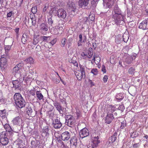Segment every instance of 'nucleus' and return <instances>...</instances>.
<instances>
[{"instance_id":"nucleus-1","label":"nucleus","mask_w":148,"mask_h":148,"mask_svg":"<svg viewBox=\"0 0 148 148\" xmlns=\"http://www.w3.org/2000/svg\"><path fill=\"white\" fill-rule=\"evenodd\" d=\"M112 12L114 24L118 25L124 23L125 15L117 4L114 5Z\"/></svg>"},{"instance_id":"nucleus-2","label":"nucleus","mask_w":148,"mask_h":148,"mask_svg":"<svg viewBox=\"0 0 148 148\" xmlns=\"http://www.w3.org/2000/svg\"><path fill=\"white\" fill-rule=\"evenodd\" d=\"M13 97L15 104L17 107L21 108L25 106L26 104L25 101L20 93H16Z\"/></svg>"},{"instance_id":"nucleus-3","label":"nucleus","mask_w":148,"mask_h":148,"mask_svg":"<svg viewBox=\"0 0 148 148\" xmlns=\"http://www.w3.org/2000/svg\"><path fill=\"white\" fill-rule=\"evenodd\" d=\"M114 111H115V108L112 107L110 110V111L107 113L106 117L104 119L106 123L110 124L114 119V117L113 116V112Z\"/></svg>"},{"instance_id":"nucleus-4","label":"nucleus","mask_w":148,"mask_h":148,"mask_svg":"<svg viewBox=\"0 0 148 148\" xmlns=\"http://www.w3.org/2000/svg\"><path fill=\"white\" fill-rule=\"evenodd\" d=\"M65 123L67 125L70 127H72L71 126L73 125L75 122V118L73 116L68 114L66 115L65 117Z\"/></svg>"},{"instance_id":"nucleus-5","label":"nucleus","mask_w":148,"mask_h":148,"mask_svg":"<svg viewBox=\"0 0 148 148\" xmlns=\"http://www.w3.org/2000/svg\"><path fill=\"white\" fill-rule=\"evenodd\" d=\"M7 57L5 55H3L1 56L0 59V67L2 70H4L7 68V63L6 58Z\"/></svg>"},{"instance_id":"nucleus-6","label":"nucleus","mask_w":148,"mask_h":148,"mask_svg":"<svg viewBox=\"0 0 148 148\" xmlns=\"http://www.w3.org/2000/svg\"><path fill=\"white\" fill-rule=\"evenodd\" d=\"M90 0H79L78 2L79 7L83 9H88L90 8Z\"/></svg>"},{"instance_id":"nucleus-7","label":"nucleus","mask_w":148,"mask_h":148,"mask_svg":"<svg viewBox=\"0 0 148 148\" xmlns=\"http://www.w3.org/2000/svg\"><path fill=\"white\" fill-rule=\"evenodd\" d=\"M99 136L94 137L92 139V141L91 142L89 148H97L98 144L100 143V140H99Z\"/></svg>"},{"instance_id":"nucleus-8","label":"nucleus","mask_w":148,"mask_h":148,"mask_svg":"<svg viewBox=\"0 0 148 148\" xmlns=\"http://www.w3.org/2000/svg\"><path fill=\"white\" fill-rule=\"evenodd\" d=\"M23 65L24 64L22 63H20L17 64L13 68L12 72V73L14 75H15L16 74L19 73Z\"/></svg>"},{"instance_id":"nucleus-9","label":"nucleus","mask_w":148,"mask_h":148,"mask_svg":"<svg viewBox=\"0 0 148 148\" xmlns=\"http://www.w3.org/2000/svg\"><path fill=\"white\" fill-rule=\"evenodd\" d=\"M103 4L104 8H110L114 3V0H103Z\"/></svg>"},{"instance_id":"nucleus-10","label":"nucleus","mask_w":148,"mask_h":148,"mask_svg":"<svg viewBox=\"0 0 148 148\" xmlns=\"http://www.w3.org/2000/svg\"><path fill=\"white\" fill-rule=\"evenodd\" d=\"M66 11L63 9H60L57 11V15L58 17L61 19H64L66 17Z\"/></svg>"},{"instance_id":"nucleus-11","label":"nucleus","mask_w":148,"mask_h":148,"mask_svg":"<svg viewBox=\"0 0 148 148\" xmlns=\"http://www.w3.org/2000/svg\"><path fill=\"white\" fill-rule=\"evenodd\" d=\"M89 131L85 127L81 130L79 132V135L80 138H83L87 137L89 135Z\"/></svg>"},{"instance_id":"nucleus-12","label":"nucleus","mask_w":148,"mask_h":148,"mask_svg":"<svg viewBox=\"0 0 148 148\" xmlns=\"http://www.w3.org/2000/svg\"><path fill=\"white\" fill-rule=\"evenodd\" d=\"M138 28L143 30L148 29V18L143 21L140 23L139 25Z\"/></svg>"},{"instance_id":"nucleus-13","label":"nucleus","mask_w":148,"mask_h":148,"mask_svg":"<svg viewBox=\"0 0 148 148\" xmlns=\"http://www.w3.org/2000/svg\"><path fill=\"white\" fill-rule=\"evenodd\" d=\"M52 125L55 129L60 128L62 125V124L60 121V118H58L53 121Z\"/></svg>"},{"instance_id":"nucleus-14","label":"nucleus","mask_w":148,"mask_h":148,"mask_svg":"<svg viewBox=\"0 0 148 148\" xmlns=\"http://www.w3.org/2000/svg\"><path fill=\"white\" fill-rule=\"evenodd\" d=\"M13 84V88L15 90H21V82L18 80H13L12 81Z\"/></svg>"},{"instance_id":"nucleus-15","label":"nucleus","mask_w":148,"mask_h":148,"mask_svg":"<svg viewBox=\"0 0 148 148\" xmlns=\"http://www.w3.org/2000/svg\"><path fill=\"white\" fill-rule=\"evenodd\" d=\"M31 147L32 148H37L40 147V143L39 140L35 139L31 141Z\"/></svg>"},{"instance_id":"nucleus-16","label":"nucleus","mask_w":148,"mask_h":148,"mask_svg":"<svg viewBox=\"0 0 148 148\" xmlns=\"http://www.w3.org/2000/svg\"><path fill=\"white\" fill-rule=\"evenodd\" d=\"M61 136L62 140H67L70 138L71 134L68 131H66L62 134Z\"/></svg>"},{"instance_id":"nucleus-17","label":"nucleus","mask_w":148,"mask_h":148,"mask_svg":"<svg viewBox=\"0 0 148 148\" xmlns=\"http://www.w3.org/2000/svg\"><path fill=\"white\" fill-rule=\"evenodd\" d=\"M21 121V117L19 116H17L14 118L12 121V122L14 125H16L20 124Z\"/></svg>"},{"instance_id":"nucleus-18","label":"nucleus","mask_w":148,"mask_h":148,"mask_svg":"<svg viewBox=\"0 0 148 148\" xmlns=\"http://www.w3.org/2000/svg\"><path fill=\"white\" fill-rule=\"evenodd\" d=\"M78 141L79 140L78 138L75 136H74L71 138L70 140V144L71 145L74 146V148H76Z\"/></svg>"},{"instance_id":"nucleus-19","label":"nucleus","mask_w":148,"mask_h":148,"mask_svg":"<svg viewBox=\"0 0 148 148\" xmlns=\"http://www.w3.org/2000/svg\"><path fill=\"white\" fill-rule=\"evenodd\" d=\"M49 128L48 126H47L44 127L42 131V134L46 137H48L49 135Z\"/></svg>"},{"instance_id":"nucleus-20","label":"nucleus","mask_w":148,"mask_h":148,"mask_svg":"<svg viewBox=\"0 0 148 148\" xmlns=\"http://www.w3.org/2000/svg\"><path fill=\"white\" fill-rule=\"evenodd\" d=\"M4 128L6 130V132H8L10 134H13L14 131L10 125L8 123H6L3 125Z\"/></svg>"},{"instance_id":"nucleus-21","label":"nucleus","mask_w":148,"mask_h":148,"mask_svg":"<svg viewBox=\"0 0 148 148\" xmlns=\"http://www.w3.org/2000/svg\"><path fill=\"white\" fill-rule=\"evenodd\" d=\"M58 10L55 8H51L49 12V15L52 16L53 15L56 16L57 15Z\"/></svg>"},{"instance_id":"nucleus-22","label":"nucleus","mask_w":148,"mask_h":148,"mask_svg":"<svg viewBox=\"0 0 148 148\" xmlns=\"http://www.w3.org/2000/svg\"><path fill=\"white\" fill-rule=\"evenodd\" d=\"M40 29L41 31L47 32L48 30V27L47 24L43 23L40 26Z\"/></svg>"},{"instance_id":"nucleus-23","label":"nucleus","mask_w":148,"mask_h":148,"mask_svg":"<svg viewBox=\"0 0 148 148\" xmlns=\"http://www.w3.org/2000/svg\"><path fill=\"white\" fill-rule=\"evenodd\" d=\"M124 97L123 94L119 93L116 94L115 97V100L117 102H120L122 100Z\"/></svg>"},{"instance_id":"nucleus-24","label":"nucleus","mask_w":148,"mask_h":148,"mask_svg":"<svg viewBox=\"0 0 148 148\" xmlns=\"http://www.w3.org/2000/svg\"><path fill=\"white\" fill-rule=\"evenodd\" d=\"M12 134H10L9 133L6 132H2L1 133L0 138H9L10 136H11Z\"/></svg>"},{"instance_id":"nucleus-25","label":"nucleus","mask_w":148,"mask_h":148,"mask_svg":"<svg viewBox=\"0 0 148 148\" xmlns=\"http://www.w3.org/2000/svg\"><path fill=\"white\" fill-rule=\"evenodd\" d=\"M123 42L122 36L120 35L115 36V42L117 44H120Z\"/></svg>"},{"instance_id":"nucleus-26","label":"nucleus","mask_w":148,"mask_h":148,"mask_svg":"<svg viewBox=\"0 0 148 148\" xmlns=\"http://www.w3.org/2000/svg\"><path fill=\"white\" fill-rule=\"evenodd\" d=\"M36 96L37 99L40 100H44V96L40 90L36 91Z\"/></svg>"},{"instance_id":"nucleus-27","label":"nucleus","mask_w":148,"mask_h":148,"mask_svg":"<svg viewBox=\"0 0 148 148\" xmlns=\"http://www.w3.org/2000/svg\"><path fill=\"white\" fill-rule=\"evenodd\" d=\"M8 115V113L5 109L0 110V116L2 118H7Z\"/></svg>"},{"instance_id":"nucleus-28","label":"nucleus","mask_w":148,"mask_h":148,"mask_svg":"<svg viewBox=\"0 0 148 148\" xmlns=\"http://www.w3.org/2000/svg\"><path fill=\"white\" fill-rule=\"evenodd\" d=\"M117 133L115 132L113 135L111 136L109 138V141L110 143H112L115 141L117 138Z\"/></svg>"},{"instance_id":"nucleus-29","label":"nucleus","mask_w":148,"mask_h":148,"mask_svg":"<svg viewBox=\"0 0 148 148\" xmlns=\"http://www.w3.org/2000/svg\"><path fill=\"white\" fill-rule=\"evenodd\" d=\"M53 105L57 110L60 113V110H62V107L60 104L57 101H55L54 102Z\"/></svg>"},{"instance_id":"nucleus-30","label":"nucleus","mask_w":148,"mask_h":148,"mask_svg":"<svg viewBox=\"0 0 148 148\" xmlns=\"http://www.w3.org/2000/svg\"><path fill=\"white\" fill-rule=\"evenodd\" d=\"M25 111L29 116H31V114L33 111L31 107L29 105L27 106Z\"/></svg>"},{"instance_id":"nucleus-31","label":"nucleus","mask_w":148,"mask_h":148,"mask_svg":"<svg viewBox=\"0 0 148 148\" xmlns=\"http://www.w3.org/2000/svg\"><path fill=\"white\" fill-rule=\"evenodd\" d=\"M0 142L2 145H6L9 142L8 139L7 138H0Z\"/></svg>"},{"instance_id":"nucleus-32","label":"nucleus","mask_w":148,"mask_h":148,"mask_svg":"<svg viewBox=\"0 0 148 148\" xmlns=\"http://www.w3.org/2000/svg\"><path fill=\"white\" fill-rule=\"evenodd\" d=\"M29 36L26 34H23L21 38V41L22 43L24 44H25V43L26 42Z\"/></svg>"},{"instance_id":"nucleus-33","label":"nucleus","mask_w":148,"mask_h":148,"mask_svg":"<svg viewBox=\"0 0 148 148\" xmlns=\"http://www.w3.org/2000/svg\"><path fill=\"white\" fill-rule=\"evenodd\" d=\"M122 40L124 42L126 43L128 41L129 38V35L128 34L124 33L122 36Z\"/></svg>"},{"instance_id":"nucleus-34","label":"nucleus","mask_w":148,"mask_h":148,"mask_svg":"<svg viewBox=\"0 0 148 148\" xmlns=\"http://www.w3.org/2000/svg\"><path fill=\"white\" fill-rule=\"evenodd\" d=\"M133 60V58L132 56H127L125 59V62L128 64H131Z\"/></svg>"},{"instance_id":"nucleus-35","label":"nucleus","mask_w":148,"mask_h":148,"mask_svg":"<svg viewBox=\"0 0 148 148\" xmlns=\"http://www.w3.org/2000/svg\"><path fill=\"white\" fill-rule=\"evenodd\" d=\"M11 45H6L5 46L4 49L5 51V56H6V57H8V52L10 49L11 48Z\"/></svg>"},{"instance_id":"nucleus-36","label":"nucleus","mask_w":148,"mask_h":148,"mask_svg":"<svg viewBox=\"0 0 148 148\" xmlns=\"http://www.w3.org/2000/svg\"><path fill=\"white\" fill-rule=\"evenodd\" d=\"M25 62L27 63H29L30 64H33L34 62V60L33 58L29 57L26 59Z\"/></svg>"},{"instance_id":"nucleus-37","label":"nucleus","mask_w":148,"mask_h":148,"mask_svg":"<svg viewBox=\"0 0 148 148\" xmlns=\"http://www.w3.org/2000/svg\"><path fill=\"white\" fill-rule=\"evenodd\" d=\"M76 76L77 79L79 81H81L82 78L84 79L85 78V75H84L83 76L82 73L80 72L76 75Z\"/></svg>"},{"instance_id":"nucleus-38","label":"nucleus","mask_w":148,"mask_h":148,"mask_svg":"<svg viewBox=\"0 0 148 148\" xmlns=\"http://www.w3.org/2000/svg\"><path fill=\"white\" fill-rule=\"evenodd\" d=\"M52 16L47 18V23L49 26L53 27V21L52 18Z\"/></svg>"},{"instance_id":"nucleus-39","label":"nucleus","mask_w":148,"mask_h":148,"mask_svg":"<svg viewBox=\"0 0 148 148\" xmlns=\"http://www.w3.org/2000/svg\"><path fill=\"white\" fill-rule=\"evenodd\" d=\"M79 66L80 69L79 71L82 73V75L84 76V74L85 75V68L84 66L80 64Z\"/></svg>"},{"instance_id":"nucleus-40","label":"nucleus","mask_w":148,"mask_h":148,"mask_svg":"<svg viewBox=\"0 0 148 148\" xmlns=\"http://www.w3.org/2000/svg\"><path fill=\"white\" fill-rule=\"evenodd\" d=\"M135 71V69L133 67H131L129 69L128 73L129 74L133 75L134 74Z\"/></svg>"},{"instance_id":"nucleus-41","label":"nucleus","mask_w":148,"mask_h":148,"mask_svg":"<svg viewBox=\"0 0 148 148\" xmlns=\"http://www.w3.org/2000/svg\"><path fill=\"white\" fill-rule=\"evenodd\" d=\"M50 36H42L40 37V39H42L43 41L48 42L50 40Z\"/></svg>"},{"instance_id":"nucleus-42","label":"nucleus","mask_w":148,"mask_h":148,"mask_svg":"<svg viewBox=\"0 0 148 148\" xmlns=\"http://www.w3.org/2000/svg\"><path fill=\"white\" fill-rule=\"evenodd\" d=\"M92 48H90L89 49L88 51L87 52L88 55V58H91L92 56L93 53L92 52H91V50H92Z\"/></svg>"},{"instance_id":"nucleus-43","label":"nucleus","mask_w":148,"mask_h":148,"mask_svg":"<svg viewBox=\"0 0 148 148\" xmlns=\"http://www.w3.org/2000/svg\"><path fill=\"white\" fill-rule=\"evenodd\" d=\"M37 7L35 6L32 8L31 11L32 13L34 14L37 12Z\"/></svg>"},{"instance_id":"nucleus-44","label":"nucleus","mask_w":148,"mask_h":148,"mask_svg":"<svg viewBox=\"0 0 148 148\" xmlns=\"http://www.w3.org/2000/svg\"><path fill=\"white\" fill-rule=\"evenodd\" d=\"M36 90L35 88H33V89L29 91V93L31 95H32V96H34L35 95V93L36 92Z\"/></svg>"},{"instance_id":"nucleus-45","label":"nucleus","mask_w":148,"mask_h":148,"mask_svg":"<svg viewBox=\"0 0 148 148\" xmlns=\"http://www.w3.org/2000/svg\"><path fill=\"white\" fill-rule=\"evenodd\" d=\"M126 126V122L125 121H123L121 123V125L120 128L121 129H123Z\"/></svg>"},{"instance_id":"nucleus-46","label":"nucleus","mask_w":148,"mask_h":148,"mask_svg":"<svg viewBox=\"0 0 148 148\" xmlns=\"http://www.w3.org/2000/svg\"><path fill=\"white\" fill-rule=\"evenodd\" d=\"M91 72L94 75H96L98 73L97 69H92Z\"/></svg>"},{"instance_id":"nucleus-47","label":"nucleus","mask_w":148,"mask_h":148,"mask_svg":"<svg viewBox=\"0 0 148 148\" xmlns=\"http://www.w3.org/2000/svg\"><path fill=\"white\" fill-rule=\"evenodd\" d=\"M66 39L64 38H63L62 39V45H61V46L62 47H64V45L66 44Z\"/></svg>"},{"instance_id":"nucleus-48","label":"nucleus","mask_w":148,"mask_h":148,"mask_svg":"<svg viewBox=\"0 0 148 148\" xmlns=\"http://www.w3.org/2000/svg\"><path fill=\"white\" fill-rule=\"evenodd\" d=\"M125 109V107L123 104L120 105L118 108V109L120 110L121 112H123Z\"/></svg>"},{"instance_id":"nucleus-49","label":"nucleus","mask_w":148,"mask_h":148,"mask_svg":"<svg viewBox=\"0 0 148 148\" xmlns=\"http://www.w3.org/2000/svg\"><path fill=\"white\" fill-rule=\"evenodd\" d=\"M98 1H94V0H92L91 1V4L92 5L93 7H95Z\"/></svg>"},{"instance_id":"nucleus-50","label":"nucleus","mask_w":148,"mask_h":148,"mask_svg":"<svg viewBox=\"0 0 148 148\" xmlns=\"http://www.w3.org/2000/svg\"><path fill=\"white\" fill-rule=\"evenodd\" d=\"M14 14V13L12 11H10L8 12L7 14V17L8 18L10 17Z\"/></svg>"},{"instance_id":"nucleus-51","label":"nucleus","mask_w":148,"mask_h":148,"mask_svg":"<svg viewBox=\"0 0 148 148\" xmlns=\"http://www.w3.org/2000/svg\"><path fill=\"white\" fill-rule=\"evenodd\" d=\"M73 41V38H72L70 37L68 38V43L69 46L71 45V43Z\"/></svg>"},{"instance_id":"nucleus-52","label":"nucleus","mask_w":148,"mask_h":148,"mask_svg":"<svg viewBox=\"0 0 148 148\" xmlns=\"http://www.w3.org/2000/svg\"><path fill=\"white\" fill-rule=\"evenodd\" d=\"M49 7L48 5H45L42 10V13L45 14Z\"/></svg>"},{"instance_id":"nucleus-53","label":"nucleus","mask_w":148,"mask_h":148,"mask_svg":"<svg viewBox=\"0 0 148 148\" xmlns=\"http://www.w3.org/2000/svg\"><path fill=\"white\" fill-rule=\"evenodd\" d=\"M34 38L35 39V40L38 41V42H39L40 40V37H39V35H34Z\"/></svg>"},{"instance_id":"nucleus-54","label":"nucleus","mask_w":148,"mask_h":148,"mask_svg":"<svg viewBox=\"0 0 148 148\" xmlns=\"http://www.w3.org/2000/svg\"><path fill=\"white\" fill-rule=\"evenodd\" d=\"M57 41L56 38H55L53 39L52 41L50 42V43L52 45H54L55 44Z\"/></svg>"},{"instance_id":"nucleus-55","label":"nucleus","mask_w":148,"mask_h":148,"mask_svg":"<svg viewBox=\"0 0 148 148\" xmlns=\"http://www.w3.org/2000/svg\"><path fill=\"white\" fill-rule=\"evenodd\" d=\"M108 77L107 75H105L103 78V80L104 83H106L108 80Z\"/></svg>"},{"instance_id":"nucleus-56","label":"nucleus","mask_w":148,"mask_h":148,"mask_svg":"<svg viewBox=\"0 0 148 148\" xmlns=\"http://www.w3.org/2000/svg\"><path fill=\"white\" fill-rule=\"evenodd\" d=\"M88 82L90 85V87H92L95 86V83L91 80L89 79L88 80Z\"/></svg>"},{"instance_id":"nucleus-57","label":"nucleus","mask_w":148,"mask_h":148,"mask_svg":"<svg viewBox=\"0 0 148 148\" xmlns=\"http://www.w3.org/2000/svg\"><path fill=\"white\" fill-rule=\"evenodd\" d=\"M140 146L139 143H135L133 145V148H138Z\"/></svg>"},{"instance_id":"nucleus-58","label":"nucleus","mask_w":148,"mask_h":148,"mask_svg":"<svg viewBox=\"0 0 148 148\" xmlns=\"http://www.w3.org/2000/svg\"><path fill=\"white\" fill-rule=\"evenodd\" d=\"M101 71L103 73H106V71L105 66L104 65H102V66Z\"/></svg>"},{"instance_id":"nucleus-59","label":"nucleus","mask_w":148,"mask_h":148,"mask_svg":"<svg viewBox=\"0 0 148 148\" xmlns=\"http://www.w3.org/2000/svg\"><path fill=\"white\" fill-rule=\"evenodd\" d=\"M79 41L80 42H82V34H80L79 35Z\"/></svg>"},{"instance_id":"nucleus-60","label":"nucleus","mask_w":148,"mask_h":148,"mask_svg":"<svg viewBox=\"0 0 148 148\" xmlns=\"http://www.w3.org/2000/svg\"><path fill=\"white\" fill-rule=\"evenodd\" d=\"M137 55L136 53H133L132 54V56H132V57L133 58V60L135 59L137 57Z\"/></svg>"},{"instance_id":"nucleus-61","label":"nucleus","mask_w":148,"mask_h":148,"mask_svg":"<svg viewBox=\"0 0 148 148\" xmlns=\"http://www.w3.org/2000/svg\"><path fill=\"white\" fill-rule=\"evenodd\" d=\"M134 132L133 133H132V134H131L130 136L131 138H134L138 136V135H134Z\"/></svg>"},{"instance_id":"nucleus-62","label":"nucleus","mask_w":148,"mask_h":148,"mask_svg":"<svg viewBox=\"0 0 148 148\" xmlns=\"http://www.w3.org/2000/svg\"><path fill=\"white\" fill-rule=\"evenodd\" d=\"M81 56L82 57L85 56L86 57H85V58H86L87 57L88 58V55L87 54H85L84 52H83L82 53Z\"/></svg>"},{"instance_id":"nucleus-63","label":"nucleus","mask_w":148,"mask_h":148,"mask_svg":"<svg viewBox=\"0 0 148 148\" xmlns=\"http://www.w3.org/2000/svg\"><path fill=\"white\" fill-rule=\"evenodd\" d=\"M86 36L84 35L83 37V39L82 40V42H85L86 40Z\"/></svg>"},{"instance_id":"nucleus-64","label":"nucleus","mask_w":148,"mask_h":148,"mask_svg":"<svg viewBox=\"0 0 148 148\" xmlns=\"http://www.w3.org/2000/svg\"><path fill=\"white\" fill-rule=\"evenodd\" d=\"M17 145H18V146L19 148H22L23 147V145L22 144H21L20 143H18Z\"/></svg>"}]
</instances>
